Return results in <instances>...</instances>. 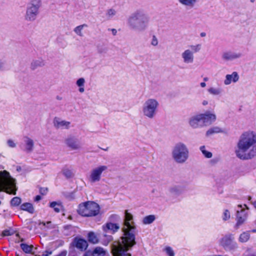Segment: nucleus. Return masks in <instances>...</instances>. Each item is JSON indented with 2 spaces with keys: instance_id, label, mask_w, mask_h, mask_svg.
Masks as SVG:
<instances>
[{
  "instance_id": "79ce46f5",
  "label": "nucleus",
  "mask_w": 256,
  "mask_h": 256,
  "mask_svg": "<svg viewBox=\"0 0 256 256\" xmlns=\"http://www.w3.org/2000/svg\"><path fill=\"white\" fill-rule=\"evenodd\" d=\"M88 244L86 240L81 238V251L86 250L88 248Z\"/></svg>"
},
{
  "instance_id": "e433bc0d",
  "label": "nucleus",
  "mask_w": 256,
  "mask_h": 256,
  "mask_svg": "<svg viewBox=\"0 0 256 256\" xmlns=\"http://www.w3.org/2000/svg\"><path fill=\"white\" fill-rule=\"evenodd\" d=\"M200 151L204 156L206 158H211L212 157V153L208 152L206 150V147L204 146H201L200 148Z\"/></svg>"
},
{
  "instance_id": "2eb2a0df",
  "label": "nucleus",
  "mask_w": 256,
  "mask_h": 256,
  "mask_svg": "<svg viewBox=\"0 0 256 256\" xmlns=\"http://www.w3.org/2000/svg\"><path fill=\"white\" fill-rule=\"evenodd\" d=\"M102 228L105 232H110L112 234H114L120 230V226L118 224L109 222L103 225Z\"/></svg>"
},
{
  "instance_id": "49530a36",
  "label": "nucleus",
  "mask_w": 256,
  "mask_h": 256,
  "mask_svg": "<svg viewBox=\"0 0 256 256\" xmlns=\"http://www.w3.org/2000/svg\"><path fill=\"white\" fill-rule=\"evenodd\" d=\"M5 70V62L0 58V72L4 71Z\"/></svg>"
},
{
  "instance_id": "6ab92c4d",
  "label": "nucleus",
  "mask_w": 256,
  "mask_h": 256,
  "mask_svg": "<svg viewBox=\"0 0 256 256\" xmlns=\"http://www.w3.org/2000/svg\"><path fill=\"white\" fill-rule=\"evenodd\" d=\"M241 56L240 53L233 52H226L222 54V58L226 61L232 60Z\"/></svg>"
},
{
  "instance_id": "7ed1b4c3",
  "label": "nucleus",
  "mask_w": 256,
  "mask_h": 256,
  "mask_svg": "<svg viewBox=\"0 0 256 256\" xmlns=\"http://www.w3.org/2000/svg\"><path fill=\"white\" fill-rule=\"evenodd\" d=\"M132 219V214L126 210L124 224V226L122 228L124 235L118 241H116L117 242H120L123 244L124 243L128 244V246H134L136 244L135 239L137 232L136 226L134 225Z\"/></svg>"
},
{
  "instance_id": "1a4fd4ad",
  "label": "nucleus",
  "mask_w": 256,
  "mask_h": 256,
  "mask_svg": "<svg viewBox=\"0 0 256 256\" xmlns=\"http://www.w3.org/2000/svg\"><path fill=\"white\" fill-rule=\"evenodd\" d=\"M189 48L184 50L181 54L183 62L185 64H192L194 62V54L198 52L201 50L200 44L196 45H190Z\"/></svg>"
},
{
  "instance_id": "2f4dec72",
  "label": "nucleus",
  "mask_w": 256,
  "mask_h": 256,
  "mask_svg": "<svg viewBox=\"0 0 256 256\" xmlns=\"http://www.w3.org/2000/svg\"><path fill=\"white\" fill-rule=\"evenodd\" d=\"M156 219L154 215H149L145 216L142 220V223L144 224H152Z\"/></svg>"
},
{
  "instance_id": "052dcab7",
  "label": "nucleus",
  "mask_w": 256,
  "mask_h": 256,
  "mask_svg": "<svg viewBox=\"0 0 256 256\" xmlns=\"http://www.w3.org/2000/svg\"><path fill=\"white\" fill-rule=\"evenodd\" d=\"M202 104L204 106H206L208 104V102L207 100H204L202 102Z\"/></svg>"
},
{
  "instance_id": "4468645a",
  "label": "nucleus",
  "mask_w": 256,
  "mask_h": 256,
  "mask_svg": "<svg viewBox=\"0 0 256 256\" xmlns=\"http://www.w3.org/2000/svg\"><path fill=\"white\" fill-rule=\"evenodd\" d=\"M24 148L23 150L26 153L32 152L34 149V143L31 138L28 136L24 137Z\"/></svg>"
},
{
  "instance_id": "f704fd0d",
  "label": "nucleus",
  "mask_w": 256,
  "mask_h": 256,
  "mask_svg": "<svg viewBox=\"0 0 256 256\" xmlns=\"http://www.w3.org/2000/svg\"><path fill=\"white\" fill-rule=\"evenodd\" d=\"M76 248L80 249V238L76 236L74 238L73 242L70 244V248Z\"/></svg>"
},
{
  "instance_id": "c85d7f7f",
  "label": "nucleus",
  "mask_w": 256,
  "mask_h": 256,
  "mask_svg": "<svg viewBox=\"0 0 256 256\" xmlns=\"http://www.w3.org/2000/svg\"><path fill=\"white\" fill-rule=\"evenodd\" d=\"M20 247L23 252L26 254L32 253L34 248V246L32 244L28 245L24 243H22L20 244Z\"/></svg>"
},
{
  "instance_id": "de8ad7c7",
  "label": "nucleus",
  "mask_w": 256,
  "mask_h": 256,
  "mask_svg": "<svg viewBox=\"0 0 256 256\" xmlns=\"http://www.w3.org/2000/svg\"><path fill=\"white\" fill-rule=\"evenodd\" d=\"M104 237L106 238L107 242H104L103 243V244H104L105 246H107L110 242L112 241V236H107V235H104Z\"/></svg>"
},
{
  "instance_id": "39448f33",
  "label": "nucleus",
  "mask_w": 256,
  "mask_h": 256,
  "mask_svg": "<svg viewBox=\"0 0 256 256\" xmlns=\"http://www.w3.org/2000/svg\"><path fill=\"white\" fill-rule=\"evenodd\" d=\"M16 180L10 173L6 170L0 171V192L16 194Z\"/></svg>"
},
{
  "instance_id": "a211bd4d",
  "label": "nucleus",
  "mask_w": 256,
  "mask_h": 256,
  "mask_svg": "<svg viewBox=\"0 0 256 256\" xmlns=\"http://www.w3.org/2000/svg\"><path fill=\"white\" fill-rule=\"evenodd\" d=\"M239 80V76L237 72H234L230 74H226V78L224 80V84L226 86L230 84L232 82L235 83L237 82Z\"/></svg>"
},
{
  "instance_id": "20e7f679",
  "label": "nucleus",
  "mask_w": 256,
  "mask_h": 256,
  "mask_svg": "<svg viewBox=\"0 0 256 256\" xmlns=\"http://www.w3.org/2000/svg\"><path fill=\"white\" fill-rule=\"evenodd\" d=\"M216 120V116L210 112L192 116L188 120V124L193 128H202L210 125Z\"/></svg>"
},
{
  "instance_id": "9b49d317",
  "label": "nucleus",
  "mask_w": 256,
  "mask_h": 256,
  "mask_svg": "<svg viewBox=\"0 0 256 256\" xmlns=\"http://www.w3.org/2000/svg\"><path fill=\"white\" fill-rule=\"evenodd\" d=\"M244 206L246 208H243L241 204H239L238 206L236 218V222L235 226V228L236 229H238L240 226L243 224L247 220L248 216V208L246 204H244Z\"/></svg>"
},
{
  "instance_id": "69168bd1",
  "label": "nucleus",
  "mask_w": 256,
  "mask_h": 256,
  "mask_svg": "<svg viewBox=\"0 0 256 256\" xmlns=\"http://www.w3.org/2000/svg\"><path fill=\"white\" fill-rule=\"evenodd\" d=\"M251 232L254 233L256 232V229L252 230Z\"/></svg>"
},
{
  "instance_id": "6e6552de",
  "label": "nucleus",
  "mask_w": 256,
  "mask_h": 256,
  "mask_svg": "<svg viewBox=\"0 0 256 256\" xmlns=\"http://www.w3.org/2000/svg\"><path fill=\"white\" fill-rule=\"evenodd\" d=\"M100 206L98 204L92 202L88 201L81 204V216H93L100 212Z\"/></svg>"
},
{
  "instance_id": "473e14b6",
  "label": "nucleus",
  "mask_w": 256,
  "mask_h": 256,
  "mask_svg": "<svg viewBox=\"0 0 256 256\" xmlns=\"http://www.w3.org/2000/svg\"><path fill=\"white\" fill-rule=\"evenodd\" d=\"M28 6L40 8L42 6L41 0H30Z\"/></svg>"
},
{
  "instance_id": "58836bf2",
  "label": "nucleus",
  "mask_w": 256,
  "mask_h": 256,
  "mask_svg": "<svg viewBox=\"0 0 256 256\" xmlns=\"http://www.w3.org/2000/svg\"><path fill=\"white\" fill-rule=\"evenodd\" d=\"M98 52L99 54H106L108 51V48L104 45H99L97 47Z\"/></svg>"
},
{
  "instance_id": "f03ea898",
  "label": "nucleus",
  "mask_w": 256,
  "mask_h": 256,
  "mask_svg": "<svg viewBox=\"0 0 256 256\" xmlns=\"http://www.w3.org/2000/svg\"><path fill=\"white\" fill-rule=\"evenodd\" d=\"M150 18L143 10H138L128 18V24L130 30L136 32H144L148 28Z\"/></svg>"
},
{
  "instance_id": "09e8293b",
  "label": "nucleus",
  "mask_w": 256,
  "mask_h": 256,
  "mask_svg": "<svg viewBox=\"0 0 256 256\" xmlns=\"http://www.w3.org/2000/svg\"><path fill=\"white\" fill-rule=\"evenodd\" d=\"M7 143L8 146L10 148H15L16 146V144L12 140H8Z\"/></svg>"
},
{
  "instance_id": "5fc2aeb1",
  "label": "nucleus",
  "mask_w": 256,
  "mask_h": 256,
  "mask_svg": "<svg viewBox=\"0 0 256 256\" xmlns=\"http://www.w3.org/2000/svg\"><path fill=\"white\" fill-rule=\"evenodd\" d=\"M51 254L52 252L46 251L42 254V256H49Z\"/></svg>"
},
{
  "instance_id": "5701e85b",
  "label": "nucleus",
  "mask_w": 256,
  "mask_h": 256,
  "mask_svg": "<svg viewBox=\"0 0 256 256\" xmlns=\"http://www.w3.org/2000/svg\"><path fill=\"white\" fill-rule=\"evenodd\" d=\"M93 256H106L108 254L107 250L100 246H96L92 250Z\"/></svg>"
},
{
  "instance_id": "bb28decb",
  "label": "nucleus",
  "mask_w": 256,
  "mask_h": 256,
  "mask_svg": "<svg viewBox=\"0 0 256 256\" xmlns=\"http://www.w3.org/2000/svg\"><path fill=\"white\" fill-rule=\"evenodd\" d=\"M20 208L22 210L26 211L30 214H33L34 211L32 204L29 202H26L22 204L20 206Z\"/></svg>"
},
{
  "instance_id": "8fccbe9b",
  "label": "nucleus",
  "mask_w": 256,
  "mask_h": 256,
  "mask_svg": "<svg viewBox=\"0 0 256 256\" xmlns=\"http://www.w3.org/2000/svg\"><path fill=\"white\" fill-rule=\"evenodd\" d=\"M48 191V189L46 188H40V192L42 194H46Z\"/></svg>"
},
{
  "instance_id": "774afa93",
  "label": "nucleus",
  "mask_w": 256,
  "mask_h": 256,
  "mask_svg": "<svg viewBox=\"0 0 256 256\" xmlns=\"http://www.w3.org/2000/svg\"><path fill=\"white\" fill-rule=\"evenodd\" d=\"M208 80V78H204V81H207V80Z\"/></svg>"
},
{
  "instance_id": "680f3d73",
  "label": "nucleus",
  "mask_w": 256,
  "mask_h": 256,
  "mask_svg": "<svg viewBox=\"0 0 256 256\" xmlns=\"http://www.w3.org/2000/svg\"><path fill=\"white\" fill-rule=\"evenodd\" d=\"M76 84L78 85V86H80V78L77 80Z\"/></svg>"
},
{
  "instance_id": "0eeeda50",
  "label": "nucleus",
  "mask_w": 256,
  "mask_h": 256,
  "mask_svg": "<svg viewBox=\"0 0 256 256\" xmlns=\"http://www.w3.org/2000/svg\"><path fill=\"white\" fill-rule=\"evenodd\" d=\"M158 107L159 102L156 98H149L142 105V114L145 118L153 119L157 114Z\"/></svg>"
},
{
  "instance_id": "4c0bfd02",
  "label": "nucleus",
  "mask_w": 256,
  "mask_h": 256,
  "mask_svg": "<svg viewBox=\"0 0 256 256\" xmlns=\"http://www.w3.org/2000/svg\"><path fill=\"white\" fill-rule=\"evenodd\" d=\"M62 173H63V174L66 178H70L72 177L74 174V172L72 170L68 169V168L64 169L62 170Z\"/></svg>"
},
{
  "instance_id": "c03bdc74",
  "label": "nucleus",
  "mask_w": 256,
  "mask_h": 256,
  "mask_svg": "<svg viewBox=\"0 0 256 256\" xmlns=\"http://www.w3.org/2000/svg\"><path fill=\"white\" fill-rule=\"evenodd\" d=\"M151 44L153 46H157L158 44V40L156 36L154 35L151 40Z\"/></svg>"
},
{
  "instance_id": "603ef678",
  "label": "nucleus",
  "mask_w": 256,
  "mask_h": 256,
  "mask_svg": "<svg viewBox=\"0 0 256 256\" xmlns=\"http://www.w3.org/2000/svg\"><path fill=\"white\" fill-rule=\"evenodd\" d=\"M84 79L81 78V93L84 92Z\"/></svg>"
},
{
  "instance_id": "423d86ee",
  "label": "nucleus",
  "mask_w": 256,
  "mask_h": 256,
  "mask_svg": "<svg viewBox=\"0 0 256 256\" xmlns=\"http://www.w3.org/2000/svg\"><path fill=\"white\" fill-rule=\"evenodd\" d=\"M172 156L176 163H185L189 158V150L188 146L182 142L176 144L172 150Z\"/></svg>"
},
{
  "instance_id": "e2e57ef3",
  "label": "nucleus",
  "mask_w": 256,
  "mask_h": 256,
  "mask_svg": "<svg viewBox=\"0 0 256 256\" xmlns=\"http://www.w3.org/2000/svg\"><path fill=\"white\" fill-rule=\"evenodd\" d=\"M102 150H104V151H108L109 149V148L108 147H106V148H100Z\"/></svg>"
},
{
  "instance_id": "aec40b11",
  "label": "nucleus",
  "mask_w": 256,
  "mask_h": 256,
  "mask_svg": "<svg viewBox=\"0 0 256 256\" xmlns=\"http://www.w3.org/2000/svg\"><path fill=\"white\" fill-rule=\"evenodd\" d=\"M178 1L181 6L187 8H194L198 2V0H178Z\"/></svg>"
},
{
  "instance_id": "4be33fe9",
  "label": "nucleus",
  "mask_w": 256,
  "mask_h": 256,
  "mask_svg": "<svg viewBox=\"0 0 256 256\" xmlns=\"http://www.w3.org/2000/svg\"><path fill=\"white\" fill-rule=\"evenodd\" d=\"M45 61L42 58H38L33 60L30 64V68L35 70L38 68L42 67L45 66Z\"/></svg>"
},
{
  "instance_id": "3c124183",
  "label": "nucleus",
  "mask_w": 256,
  "mask_h": 256,
  "mask_svg": "<svg viewBox=\"0 0 256 256\" xmlns=\"http://www.w3.org/2000/svg\"><path fill=\"white\" fill-rule=\"evenodd\" d=\"M84 251L82 256H93L92 251L90 250Z\"/></svg>"
},
{
  "instance_id": "dca6fc26",
  "label": "nucleus",
  "mask_w": 256,
  "mask_h": 256,
  "mask_svg": "<svg viewBox=\"0 0 256 256\" xmlns=\"http://www.w3.org/2000/svg\"><path fill=\"white\" fill-rule=\"evenodd\" d=\"M64 142L72 150H76L78 148V140L74 136H69Z\"/></svg>"
},
{
  "instance_id": "b1692460",
  "label": "nucleus",
  "mask_w": 256,
  "mask_h": 256,
  "mask_svg": "<svg viewBox=\"0 0 256 256\" xmlns=\"http://www.w3.org/2000/svg\"><path fill=\"white\" fill-rule=\"evenodd\" d=\"M208 92L213 96H219L222 94L223 90L220 86L218 88L210 87L208 90Z\"/></svg>"
},
{
  "instance_id": "ea45409f",
  "label": "nucleus",
  "mask_w": 256,
  "mask_h": 256,
  "mask_svg": "<svg viewBox=\"0 0 256 256\" xmlns=\"http://www.w3.org/2000/svg\"><path fill=\"white\" fill-rule=\"evenodd\" d=\"M230 218V214L228 210H224L222 215V218L223 220L226 221L229 220Z\"/></svg>"
},
{
  "instance_id": "0e129e2a",
  "label": "nucleus",
  "mask_w": 256,
  "mask_h": 256,
  "mask_svg": "<svg viewBox=\"0 0 256 256\" xmlns=\"http://www.w3.org/2000/svg\"><path fill=\"white\" fill-rule=\"evenodd\" d=\"M253 205L254 206V208H256V201H255L253 202Z\"/></svg>"
},
{
  "instance_id": "c9c22d12",
  "label": "nucleus",
  "mask_w": 256,
  "mask_h": 256,
  "mask_svg": "<svg viewBox=\"0 0 256 256\" xmlns=\"http://www.w3.org/2000/svg\"><path fill=\"white\" fill-rule=\"evenodd\" d=\"M39 224H42L43 226H45L47 229L48 230L54 229L56 228V225L52 224V222L50 221H48L46 222H40Z\"/></svg>"
},
{
  "instance_id": "6e6d98bb",
  "label": "nucleus",
  "mask_w": 256,
  "mask_h": 256,
  "mask_svg": "<svg viewBox=\"0 0 256 256\" xmlns=\"http://www.w3.org/2000/svg\"><path fill=\"white\" fill-rule=\"evenodd\" d=\"M109 30H110L112 32V34L114 36H116L117 34V30L115 28L108 29Z\"/></svg>"
},
{
  "instance_id": "f257e3e1",
  "label": "nucleus",
  "mask_w": 256,
  "mask_h": 256,
  "mask_svg": "<svg viewBox=\"0 0 256 256\" xmlns=\"http://www.w3.org/2000/svg\"><path fill=\"white\" fill-rule=\"evenodd\" d=\"M235 154L242 160H250L256 156V134L254 132L248 131L240 136Z\"/></svg>"
},
{
  "instance_id": "a18cd8bd",
  "label": "nucleus",
  "mask_w": 256,
  "mask_h": 256,
  "mask_svg": "<svg viewBox=\"0 0 256 256\" xmlns=\"http://www.w3.org/2000/svg\"><path fill=\"white\" fill-rule=\"evenodd\" d=\"M110 218L111 221L117 222L120 220V217L117 214H112L110 216Z\"/></svg>"
},
{
  "instance_id": "72a5a7b5",
  "label": "nucleus",
  "mask_w": 256,
  "mask_h": 256,
  "mask_svg": "<svg viewBox=\"0 0 256 256\" xmlns=\"http://www.w3.org/2000/svg\"><path fill=\"white\" fill-rule=\"evenodd\" d=\"M50 208H52L54 209V210L58 212H60V209L62 208V206L60 204L57 203L56 202H52L50 205Z\"/></svg>"
},
{
  "instance_id": "4d7b16f0",
  "label": "nucleus",
  "mask_w": 256,
  "mask_h": 256,
  "mask_svg": "<svg viewBox=\"0 0 256 256\" xmlns=\"http://www.w3.org/2000/svg\"><path fill=\"white\" fill-rule=\"evenodd\" d=\"M42 199V197L41 196H39V195H38L36 196V197H35V198H34V200L36 202H38L40 200Z\"/></svg>"
},
{
  "instance_id": "ddd939ff",
  "label": "nucleus",
  "mask_w": 256,
  "mask_h": 256,
  "mask_svg": "<svg viewBox=\"0 0 256 256\" xmlns=\"http://www.w3.org/2000/svg\"><path fill=\"white\" fill-rule=\"evenodd\" d=\"M39 8L27 6L24 16L25 20L28 22L35 20L39 14Z\"/></svg>"
},
{
  "instance_id": "c756f323",
  "label": "nucleus",
  "mask_w": 256,
  "mask_h": 256,
  "mask_svg": "<svg viewBox=\"0 0 256 256\" xmlns=\"http://www.w3.org/2000/svg\"><path fill=\"white\" fill-rule=\"evenodd\" d=\"M234 240V236L230 234L224 236L222 239V242L224 245L229 246L231 244Z\"/></svg>"
},
{
  "instance_id": "37998d69",
  "label": "nucleus",
  "mask_w": 256,
  "mask_h": 256,
  "mask_svg": "<svg viewBox=\"0 0 256 256\" xmlns=\"http://www.w3.org/2000/svg\"><path fill=\"white\" fill-rule=\"evenodd\" d=\"M166 252V254L168 256H174V250L170 247H166L165 249Z\"/></svg>"
},
{
  "instance_id": "f3484780",
  "label": "nucleus",
  "mask_w": 256,
  "mask_h": 256,
  "mask_svg": "<svg viewBox=\"0 0 256 256\" xmlns=\"http://www.w3.org/2000/svg\"><path fill=\"white\" fill-rule=\"evenodd\" d=\"M54 124L55 127L58 128L68 129L70 126V122L62 120L56 118L54 120Z\"/></svg>"
},
{
  "instance_id": "a878e982",
  "label": "nucleus",
  "mask_w": 256,
  "mask_h": 256,
  "mask_svg": "<svg viewBox=\"0 0 256 256\" xmlns=\"http://www.w3.org/2000/svg\"><path fill=\"white\" fill-rule=\"evenodd\" d=\"M88 242L92 244H96L99 242L98 238L93 232H90L88 233Z\"/></svg>"
},
{
  "instance_id": "f8f14e48",
  "label": "nucleus",
  "mask_w": 256,
  "mask_h": 256,
  "mask_svg": "<svg viewBox=\"0 0 256 256\" xmlns=\"http://www.w3.org/2000/svg\"><path fill=\"white\" fill-rule=\"evenodd\" d=\"M107 169L108 166H100L93 169L90 174V181L92 182L100 181L102 172Z\"/></svg>"
},
{
  "instance_id": "7c9ffc66",
  "label": "nucleus",
  "mask_w": 256,
  "mask_h": 256,
  "mask_svg": "<svg viewBox=\"0 0 256 256\" xmlns=\"http://www.w3.org/2000/svg\"><path fill=\"white\" fill-rule=\"evenodd\" d=\"M250 234L249 232H244L241 234L239 237V241L241 242H246L250 238Z\"/></svg>"
},
{
  "instance_id": "bf43d9fd",
  "label": "nucleus",
  "mask_w": 256,
  "mask_h": 256,
  "mask_svg": "<svg viewBox=\"0 0 256 256\" xmlns=\"http://www.w3.org/2000/svg\"><path fill=\"white\" fill-rule=\"evenodd\" d=\"M200 36L201 37H205L206 36V33L204 32H202L200 34Z\"/></svg>"
},
{
  "instance_id": "cd10ccee",
  "label": "nucleus",
  "mask_w": 256,
  "mask_h": 256,
  "mask_svg": "<svg viewBox=\"0 0 256 256\" xmlns=\"http://www.w3.org/2000/svg\"><path fill=\"white\" fill-rule=\"evenodd\" d=\"M116 10L114 8H109L107 10L105 13V17L108 20H110L114 18L116 15Z\"/></svg>"
},
{
  "instance_id": "13d9d810",
  "label": "nucleus",
  "mask_w": 256,
  "mask_h": 256,
  "mask_svg": "<svg viewBox=\"0 0 256 256\" xmlns=\"http://www.w3.org/2000/svg\"><path fill=\"white\" fill-rule=\"evenodd\" d=\"M201 87L204 88L206 86V84L204 82H202L200 84Z\"/></svg>"
},
{
  "instance_id": "a19ab883",
  "label": "nucleus",
  "mask_w": 256,
  "mask_h": 256,
  "mask_svg": "<svg viewBox=\"0 0 256 256\" xmlns=\"http://www.w3.org/2000/svg\"><path fill=\"white\" fill-rule=\"evenodd\" d=\"M21 202V199L18 197H14L11 200L10 203L12 206H18Z\"/></svg>"
},
{
  "instance_id": "412c9836",
  "label": "nucleus",
  "mask_w": 256,
  "mask_h": 256,
  "mask_svg": "<svg viewBox=\"0 0 256 256\" xmlns=\"http://www.w3.org/2000/svg\"><path fill=\"white\" fill-rule=\"evenodd\" d=\"M182 192V188L179 186H173L170 187L168 189V194L172 196H180Z\"/></svg>"
},
{
  "instance_id": "9d476101",
  "label": "nucleus",
  "mask_w": 256,
  "mask_h": 256,
  "mask_svg": "<svg viewBox=\"0 0 256 256\" xmlns=\"http://www.w3.org/2000/svg\"><path fill=\"white\" fill-rule=\"evenodd\" d=\"M128 244H122L114 242L112 245L113 256H131L130 250L133 246H128Z\"/></svg>"
},
{
  "instance_id": "338daca9",
  "label": "nucleus",
  "mask_w": 256,
  "mask_h": 256,
  "mask_svg": "<svg viewBox=\"0 0 256 256\" xmlns=\"http://www.w3.org/2000/svg\"><path fill=\"white\" fill-rule=\"evenodd\" d=\"M56 98H57L58 100H62V98H60V96H57Z\"/></svg>"
},
{
  "instance_id": "864d4df0",
  "label": "nucleus",
  "mask_w": 256,
  "mask_h": 256,
  "mask_svg": "<svg viewBox=\"0 0 256 256\" xmlns=\"http://www.w3.org/2000/svg\"><path fill=\"white\" fill-rule=\"evenodd\" d=\"M74 31L76 34H78V35H80V26H76L74 28Z\"/></svg>"
},
{
  "instance_id": "393cba45",
  "label": "nucleus",
  "mask_w": 256,
  "mask_h": 256,
  "mask_svg": "<svg viewBox=\"0 0 256 256\" xmlns=\"http://www.w3.org/2000/svg\"><path fill=\"white\" fill-rule=\"evenodd\" d=\"M223 132L222 130L218 126H214L209 128L206 133V136H209L214 134Z\"/></svg>"
}]
</instances>
